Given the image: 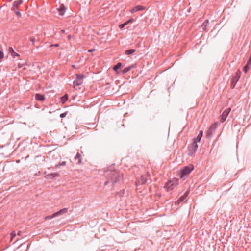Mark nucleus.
Instances as JSON below:
<instances>
[{
	"instance_id": "1",
	"label": "nucleus",
	"mask_w": 251,
	"mask_h": 251,
	"mask_svg": "<svg viewBox=\"0 0 251 251\" xmlns=\"http://www.w3.org/2000/svg\"><path fill=\"white\" fill-rule=\"evenodd\" d=\"M107 180L104 183L105 185L111 183L114 186L115 183L120 180V176L119 172L115 170L107 171Z\"/></svg>"
},
{
	"instance_id": "2",
	"label": "nucleus",
	"mask_w": 251,
	"mask_h": 251,
	"mask_svg": "<svg viewBox=\"0 0 251 251\" xmlns=\"http://www.w3.org/2000/svg\"><path fill=\"white\" fill-rule=\"evenodd\" d=\"M193 169L194 167L192 165L184 167L181 171L180 177L183 178L187 177Z\"/></svg>"
},
{
	"instance_id": "3",
	"label": "nucleus",
	"mask_w": 251,
	"mask_h": 251,
	"mask_svg": "<svg viewBox=\"0 0 251 251\" xmlns=\"http://www.w3.org/2000/svg\"><path fill=\"white\" fill-rule=\"evenodd\" d=\"M218 125V122H216L211 125V126H210V127L209 128L208 130L206 132V137L207 138H210L212 136Z\"/></svg>"
},
{
	"instance_id": "4",
	"label": "nucleus",
	"mask_w": 251,
	"mask_h": 251,
	"mask_svg": "<svg viewBox=\"0 0 251 251\" xmlns=\"http://www.w3.org/2000/svg\"><path fill=\"white\" fill-rule=\"evenodd\" d=\"M150 182V180L147 178V176L146 175H142L139 179L136 182V186L138 187L139 185L145 184Z\"/></svg>"
},
{
	"instance_id": "5",
	"label": "nucleus",
	"mask_w": 251,
	"mask_h": 251,
	"mask_svg": "<svg viewBox=\"0 0 251 251\" xmlns=\"http://www.w3.org/2000/svg\"><path fill=\"white\" fill-rule=\"evenodd\" d=\"M198 145L196 141H193V142L190 145L189 147V155L191 156L194 155L196 151L197 150Z\"/></svg>"
},
{
	"instance_id": "6",
	"label": "nucleus",
	"mask_w": 251,
	"mask_h": 251,
	"mask_svg": "<svg viewBox=\"0 0 251 251\" xmlns=\"http://www.w3.org/2000/svg\"><path fill=\"white\" fill-rule=\"evenodd\" d=\"M230 111H231L230 108H227L223 112L222 115L220 116V122H221L223 123L226 120V118L227 117V116L228 115Z\"/></svg>"
},
{
	"instance_id": "7",
	"label": "nucleus",
	"mask_w": 251,
	"mask_h": 251,
	"mask_svg": "<svg viewBox=\"0 0 251 251\" xmlns=\"http://www.w3.org/2000/svg\"><path fill=\"white\" fill-rule=\"evenodd\" d=\"M60 176L59 174L58 173H53L51 174H49L46 175L45 177L47 179H53L55 177H58Z\"/></svg>"
},
{
	"instance_id": "8",
	"label": "nucleus",
	"mask_w": 251,
	"mask_h": 251,
	"mask_svg": "<svg viewBox=\"0 0 251 251\" xmlns=\"http://www.w3.org/2000/svg\"><path fill=\"white\" fill-rule=\"evenodd\" d=\"M239 78L240 76L238 74H236V75L232 78L231 81V86L232 88H234L235 87Z\"/></svg>"
},
{
	"instance_id": "9",
	"label": "nucleus",
	"mask_w": 251,
	"mask_h": 251,
	"mask_svg": "<svg viewBox=\"0 0 251 251\" xmlns=\"http://www.w3.org/2000/svg\"><path fill=\"white\" fill-rule=\"evenodd\" d=\"M66 8L65 6V5L63 4H61L59 6V7L58 8V11L59 12V15L60 16L64 15L65 11H66Z\"/></svg>"
},
{
	"instance_id": "10",
	"label": "nucleus",
	"mask_w": 251,
	"mask_h": 251,
	"mask_svg": "<svg viewBox=\"0 0 251 251\" xmlns=\"http://www.w3.org/2000/svg\"><path fill=\"white\" fill-rule=\"evenodd\" d=\"M145 9V7L143 6H141V5H138V6H135L131 10V13H134V12H136L137 11H141V10H144Z\"/></svg>"
},
{
	"instance_id": "11",
	"label": "nucleus",
	"mask_w": 251,
	"mask_h": 251,
	"mask_svg": "<svg viewBox=\"0 0 251 251\" xmlns=\"http://www.w3.org/2000/svg\"><path fill=\"white\" fill-rule=\"evenodd\" d=\"M8 52L11 56L13 57H19L20 56L19 54L15 52L14 49L12 47H9L8 49Z\"/></svg>"
},
{
	"instance_id": "12",
	"label": "nucleus",
	"mask_w": 251,
	"mask_h": 251,
	"mask_svg": "<svg viewBox=\"0 0 251 251\" xmlns=\"http://www.w3.org/2000/svg\"><path fill=\"white\" fill-rule=\"evenodd\" d=\"M67 211H68L67 208H63V209L60 210L59 211L54 213V215H55L54 216L55 217L60 216L61 215H62L63 214L67 213Z\"/></svg>"
},
{
	"instance_id": "13",
	"label": "nucleus",
	"mask_w": 251,
	"mask_h": 251,
	"mask_svg": "<svg viewBox=\"0 0 251 251\" xmlns=\"http://www.w3.org/2000/svg\"><path fill=\"white\" fill-rule=\"evenodd\" d=\"M35 98L37 100L40 101H43L45 100L44 96L40 94H36Z\"/></svg>"
},
{
	"instance_id": "14",
	"label": "nucleus",
	"mask_w": 251,
	"mask_h": 251,
	"mask_svg": "<svg viewBox=\"0 0 251 251\" xmlns=\"http://www.w3.org/2000/svg\"><path fill=\"white\" fill-rule=\"evenodd\" d=\"M135 66V64H132L128 67L125 68L124 69H123L122 72L123 74H126L127 72H128V71H129L131 69L134 68Z\"/></svg>"
},
{
	"instance_id": "15",
	"label": "nucleus",
	"mask_w": 251,
	"mask_h": 251,
	"mask_svg": "<svg viewBox=\"0 0 251 251\" xmlns=\"http://www.w3.org/2000/svg\"><path fill=\"white\" fill-rule=\"evenodd\" d=\"M203 135V132L202 130H201L199 132V133L197 135L196 138L194 139V141H196L197 142H200L201 141V140L202 137Z\"/></svg>"
},
{
	"instance_id": "16",
	"label": "nucleus",
	"mask_w": 251,
	"mask_h": 251,
	"mask_svg": "<svg viewBox=\"0 0 251 251\" xmlns=\"http://www.w3.org/2000/svg\"><path fill=\"white\" fill-rule=\"evenodd\" d=\"M23 2V1L22 0L15 1L12 4L13 7L15 8H17V7L22 4Z\"/></svg>"
},
{
	"instance_id": "17",
	"label": "nucleus",
	"mask_w": 251,
	"mask_h": 251,
	"mask_svg": "<svg viewBox=\"0 0 251 251\" xmlns=\"http://www.w3.org/2000/svg\"><path fill=\"white\" fill-rule=\"evenodd\" d=\"M136 51V50L134 49H131L129 50H127L125 51V54L126 55H130L133 54L134 52H135Z\"/></svg>"
},
{
	"instance_id": "18",
	"label": "nucleus",
	"mask_w": 251,
	"mask_h": 251,
	"mask_svg": "<svg viewBox=\"0 0 251 251\" xmlns=\"http://www.w3.org/2000/svg\"><path fill=\"white\" fill-rule=\"evenodd\" d=\"M75 159L77 160L78 163H80L81 162L82 157H81V154L79 153H78V152L77 153V154L75 157Z\"/></svg>"
},
{
	"instance_id": "19",
	"label": "nucleus",
	"mask_w": 251,
	"mask_h": 251,
	"mask_svg": "<svg viewBox=\"0 0 251 251\" xmlns=\"http://www.w3.org/2000/svg\"><path fill=\"white\" fill-rule=\"evenodd\" d=\"M84 78V75L83 74H78L76 75V78L77 80L82 81Z\"/></svg>"
},
{
	"instance_id": "20",
	"label": "nucleus",
	"mask_w": 251,
	"mask_h": 251,
	"mask_svg": "<svg viewBox=\"0 0 251 251\" xmlns=\"http://www.w3.org/2000/svg\"><path fill=\"white\" fill-rule=\"evenodd\" d=\"M185 199V197L183 195H182L175 202L176 204H179L180 203L182 202Z\"/></svg>"
},
{
	"instance_id": "21",
	"label": "nucleus",
	"mask_w": 251,
	"mask_h": 251,
	"mask_svg": "<svg viewBox=\"0 0 251 251\" xmlns=\"http://www.w3.org/2000/svg\"><path fill=\"white\" fill-rule=\"evenodd\" d=\"M166 188H167L168 190H172L174 188V184H171V182L166 184L165 186Z\"/></svg>"
},
{
	"instance_id": "22",
	"label": "nucleus",
	"mask_w": 251,
	"mask_h": 251,
	"mask_svg": "<svg viewBox=\"0 0 251 251\" xmlns=\"http://www.w3.org/2000/svg\"><path fill=\"white\" fill-rule=\"evenodd\" d=\"M122 64L120 62H118L116 65H115L113 67V70L115 71H117L119 69H120Z\"/></svg>"
},
{
	"instance_id": "23",
	"label": "nucleus",
	"mask_w": 251,
	"mask_h": 251,
	"mask_svg": "<svg viewBox=\"0 0 251 251\" xmlns=\"http://www.w3.org/2000/svg\"><path fill=\"white\" fill-rule=\"evenodd\" d=\"M68 99V96L67 94L64 95L63 96L61 97V102L64 103H65Z\"/></svg>"
},
{
	"instance_id": "24",
	"label": "nucleus",
	"mask_w": 251,
	"mask_h": 251,
	"mask_svg": "<svg viewBox=\"0 0 251 251\" xmlns=\"http://www.w3.org/2000/svg\"><path fill=\"white\" fill-rule=\"evenodd\" d=\"M73 83L75 86H79L82 84V81L76 79L73 82Z\"/></svg>"
},
{
	"instance_id": "25",
	"label": "nucleus",
	"mask_w": 251,
	"mask_h": 251,
	"mask_svg": "<svg viewBox=\"0 0 251 251\" xmlns=\"http://www.w3.org/2000/svg\"><path fill=\"white\" fill-rule=\"evenodd\" d=\"M13 10L15 12V14L16 15V16L17 17H21V14L20 12L17 10V8H13Z\"/></svg>"
},
{
	"instance_id": "26",
	"label": "nucleus",
	"mask_w": 251,
	"mask_h": 251,
	"mask_svg": "<svg viewBox=\"0 0 251 251\" xmlns=\"http://www.w3.org/2000/svg\"><path fill=\"white\" fill-rule=\"evenodd\" d=\"M251 66V64H248V63H247L246 65L244 67L243 70L245 73H247L248 71L249 68Z\"/></svg>"
},
{
	"instance_id": "27",
	"label": "nucleus",
	"mask_w": 251,
	"mask_h": 251,
	"mask_svg": "<svg viewBox=\"0 0 251 251\" xmlns=\"http://www.w3.org/2000/svg\"><path fill=\"white\" fill-rule=\"evenodd\" d=\"M66 162L65 161H63L61 163H59L57 164H56L54 168H55L59 167L62 166H64L66 165Z\"/></svg>"
},
{
	"instance_id": "28",
	"label": "nucleus",
	"mask_w": 251,
	"mask_h": 251,
	"mask_svg": "<svg viewBox=\"0 0 251 251\" xmlns=\"http://www.w3.org/2000/svg\"><path fill=\"white\" fill-rule=\"evenodd\" d=\"M17 234L15 231L12 232L10 234L11 239L10 241H12L13 238L16 236Z\"/></svg>"
},
{
	"instance_id": "29",
	"label": "nucleus",
	"mask_w": 251,
	"mask_h": 251,
	"mask_svg": "<svg viewBox=\"0 0 251 251\" xmlns=\"http://www.w3.org/2000/svg\"><path fill=\"white\" fill-rule=\"evenodd\" d=\"M203 25H204V26L203 27V29L204 30H205L206 27L209 24V21L208 20H205L204 22H203Z\"/></svg>"
},
{
	"instance_id": "30",
	"label": "nucleus",
	"mask_w": 251,
	"mask_h": 251,
	"mask_svg": "<svg viewBox=\"0 0 251 251\" xmlns=\"http://www.w3.org/2000/svg\"><path fill=\"white\" fill-rule=\"evenodd\" d=\"M128 24V22H125L124 23H123L122 24H120L119 25V27L120 28H124L126 25H127Z\"/></svg>"
},
{
	"instance_id": "31",
	"label": "nucleus",
	"mask_w": 251,
	"mask_h": 251,
	"mask_svg": "<svg viewBox=\"0 0 251 251\" xmlns=\"http://www.w3.org/2000/svg\"><path fill=\"white\" fill-rule=\"evenodd\" d=\"M54 215H54V213H53V214H51V215H49V216H46V217H45V219H46V220H47V219H52V218H53L55 217V216H54Z\"/></svg>"
},
{
	"instance_id": "32",
	"label": "nucleus",
	"mask_w": 251,
	"mask_h": 251,
	"mask_svg": "<svg viewBox=\"0 0 251 251\" xmlns=\"http://www.w3.org/2000/svg\"><path fill=\"white\" fill-rule=\"evenodd\" d=\"M4 53L2 50H0V61L3 58Z\"/></svg>"
},
{
	"instance_id": "33",
	"label": "nucleus",
	"mask_w": 251,
	"mask_h": 251,
	"mask_svg": "<svg viewBox=\"0 0 251 251\" xmlns=\"http://www.w3.org/2000/svg\"><path fill=\"white\" fill-rule=\"evenodd\" d=\"M67 114V112L62 113L60 114V117L61 118H64L66 116Z\"/></svg>"
},
{
	"instance_id": "34",
	"label": "nucleus",
	"mask_w": 251,
	"mask_h": 251,
	"mask_svg": "<svg viewBox=\"0 0 251 251\" xmlns=\"http://www.w3.org/2000/svg\"><path fill=\"white\" fill-rule=\"evenodd\" d=\"M30 41L32 43H33L35 41V39L34 37H30V39H29Z\"/></svg>"
},
{
	"instance_id": "35",
	"label": "nucleus",
	"mask_w": 251,
	"mask_h": 251,
	"mask_svg": "<svg viewBox=\"0 0 251 251\" xmlns=\"http://www.w3.org/2000/svg\"><path fill=\"white\" fill-rule=\"evenodd\" d=\"M188 195H189V192L188 191H187L185 192V193L183 195L185 197V198H186V197L188 196Z\"/></svg>"
},
{
	"instance_id": "36",
	"label": "nucleus",
	"mask_w": 251,
	"mask_h": 251,
	"mask_svg": "<svg viewBox=\"0 0 251 251\" xmlns=\"http://www.w3.org/2000/svg\"><path fill=\"white\" fill-rule=\"evenodd\" d=\"M58 46H59V44H52V45H50V47H57Z\"/></svg>"
},
{
	"instance_id": "37",
	"label": "nucleus",
	"mask_w": 251,
	"mask_h": 251,
	"mask_svg": "<svg viewBox=\"0 0 251 251\" xmlns=\"http://www.w3.org/2000/svg\"><path fill=\"white\" fill-rule=\"evenodd\" d=\"M133 21V19L131 18L130 19H129L127 21H126V22H128V24L130 23V22H132Z\"/></svg>"
},
{
	"instance_id": "38",
	"label": "nucleus",
	"mask_w": 251,
	"mask_h": 251,
	"mask_svg": "<svg viewBox=\"0 0 251 251\" xmlns=\"http://www.w3.org/2000/svg\"><path fill=\"white\" fill-rule=\"evenodd\" d=\"M94 50H95V49H90V50H88V52H92L93 51H94Z\"/></svg>"
},
{
	"instance_id": "39",
	"label": "nucleus",
	"mask_w": 251,
	"mask_h": 251,
	"mask_svg": "<svg viewBox=\"0 0 251 251\" xmlns=\"http://www.w3.org/2000/svg\"><path fill=\"white\" fill-rule=\"evenodd\" d=\"M22 66H23V65L20 64V63H19L18 65V67L19 68H22Z\"/></svg>"
},
{
	"instance_id": "40",
	"label": "nucleus",
	"mask_w": 251,
	"mask_h": 251,
	"mask_svg": "<svg viewBox=\"0 0 251 251\" xmlns=\"http://www.w3.org/2000/svg\"><path fill=\"white\" fill-rule=\"evenodd\" d=\"M71 38H72V36H71V35H69L68 36V39H71Z\"/></svg>"
},
{
	"instance_id": "41",
	"label": "nucleus",
	"mask_w": 251,
	"mask_h": 251,
	"mask_svg": "<svg viewBox=\"0 0 251 251\" xmlns=\"http://www.w3.org/2000/svg\"><path fill=\"white\" fill-rule=\"evenodd\" d=\"M17 235H18V236H19V235H20V231L17 233Z\"/></svg>"
},
{
	"instance_id": "42",
	"label": "nucleus",
	"mask_w": 251,
	"mask_h": 251,
	"mask_svg": "<svg viewBox=\"0 0 251 251\" xmlns=\"http://www.w3.org/2000/svg\"><path fill=\"white\" fill-rule=\"evenodd\" d=\"M61 32H62V33H64V32H65V31H64V30H61Z\"/></svg>"
}]
</instances>
